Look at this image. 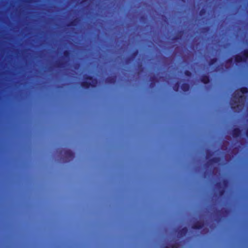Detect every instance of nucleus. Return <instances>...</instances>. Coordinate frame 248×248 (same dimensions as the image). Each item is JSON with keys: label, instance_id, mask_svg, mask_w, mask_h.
Returning a JSON list of instances; mask_svg holds the SVG:
<instances>
[{"label": "nucleus", "instance_id": "nucleus-1", "mask_svg": "<svg viewBox=\"0 0 248 248\" xmlns=\"http://www.w3.org/2000/svg\"><path fill=\"white\" fill-rule=\"evenodd\" d=\"M84 78L85 80H89L92 81V82H88L87 81H83L81 82L80 85L82 88L85 89H88L90 87L95 88L97 84V79L96 78H94L92 76L85 75Z\"/></svg>", "mask_w": 248, "mask_h": 248}, {"label": "nucleus", "instance_id": "nucleus-2", "mask_svg": "<svg viewBox=\"0 0 248 248\" xmlns=\"http://www.w3.org/2000/svg\"><path fill=\"white\" fill-rule=\"evenodd\" d=\"M234 61L236 63L246 62L248 59V49L244 50L243 55L237 54L234 56Z\"/></svg>", "mask_w": 248, "mask_h": 248}, {"label": "nucleus", "instance_id": "nucleus-3", "mask_svg": "<svg viewBox=\"0 0 248 248\" xmlns=\"http://www.w3.org/2000/svg\"><path fill=\"white\" fill-rule=\"evenodd\" d=\"M64 157L66 162H69L74 158V154L70 150H65L64 151Z\"/></svg>", "mask_w": 248, "mask_h": 248}, {"label": "nucleus", "instance_id": "nucleus-4", "mask_svg": "<svg viewBox=\"0 0 248 248\" xmlns=\"http://www.w3.org/2000/svg\"><path fill=\"white\" fill-rule=\"evenodd\" d=\"M204 226V223L201 221H197L194 222L192 226V228L195 230H200L202 229Z\"/></svg>", "mask_w": 248, "mask_h": 248}, {"label": "nucleus", "instance_id": "nucleus-5", "mask_svg": "<svg viewBox=\"0 0 248 248\" xmlns=\"http://www.w3.org/2000/svg\"><path fill=\"white\" fill-rule=\"evenodd\" d=\"M216 186L219 189V196H222L225 194V190L222 187V183L221 182H217L216 184Z\"/></svg>", "mask_w": 248, "mask_h": 248}, {"label": "nucleus", "instance_id": "nucleus-6", "mask_svg": "<svg viewBox=\"0 0 248 248\" xmlns=\"http://www.w3.org/2000/svg\"><path fill=\"white\" fill-rule=\"evenodd\" d=\"M241 130L239 128H234L232 130V135L233 138H237L240 137L241 135Z\"/></svg>", "mask_w": 248, "mask_h": 248}, {"label": "nucleus", "instance_id": "nucleus-7", "mask_svg": "<svg viewBox=\"0 0 248 248\" xmlns=\"http://www.w3.org/2000/svg\"><path fill=\"white\" fill-rule=\"evenodd\" d=\"M187 232L188 229L186 227H184L178 231V235L180 237H183L187 234Z\"/></svg>", "mask_w": 248, "mask_h": 248}, {"label": "nucleus", "instance_id": "nucleus-8", "mask_svg": "<svg viewBox=\"0 0 248 248\" xmlns=\"http://www.w3.org/2000/svg\"><path fill=\"white\" fill-rule=\"evenodd\" d=\"M201 81L205 84H207L210 82V78L209 77L205 74L202 75L200 78Z\"/></svg>", "mask_w": 248, "mask_h": 248}, {"label": "nucleus", "instance_id": "nucleus-9", "mask_svg": "<svg viewBox=\"0 0 248 248\" xmlns=\"http://www.w3.org/2000/svg\"><path fill=\"white\" fill-rule=\"evenodd\" d=\"M220 160V159L218 157H214L210 159L207 163V165H210L213 164L218 163Z\"/></svg>", "mask_w": 248, "mask_h": 248}, {"label": "nucleus", "instance_id": "nucleus-10", "mask_svg": "<svg viewBox=\"0 0 248 248\" xmlns=\"http://www.w3.org/2000/svg\"><path fill=\"white\" fill-rule=\"evenodd\" d=\"M139 53V51L138 50H135L131 54L130 57L126 59V62L129 63L132 60H134L135 57L138 55Z\"/></svg>", "mask_w": 248, "mask_h": 248}, {"label": "nucleus", "instance_id": "nucleus-11", "mask_svg": "<svg viewBox=\"0 0 248 248\" xmlns=\"http://www.w3.org/2000/svg\"><path fill=\"white\" fill-rule=\"evenodd\" d=\"M116 82L115 77H108L106 79V82L108 84H114Z\"/></svg>", "mask_w": 248, "mask_h": 248}, {"label": "nucleus", "instance_id": "nucleus-12", "mask_svg": "<svg viewBox=\"0 0 248 248\" xmlns=\"http://www.w3.org/2000/svg\"><path fill=\"white\" fill-rule=\"evenodd\" d=\"M190 86L188 83H184L181 85V89L184 92H186L189 91Z\"/></svg>", "mask_w": 248, "mask_h": 248}, {"label": "nucleus", "instance_id": "nucleus-13", "mask_svg": "<svg viewBox=\"0 0 248 248\" xmlns=\"http://www.w3.org/2000/svg\"><path fill=\"white\" fill-rule=\"evenodd\" d=\"M183 31H179L176 35L173 38V40H178L181 38Z\"/></svg>", "mask_w": 248, "mask_h": 248}, {"label": "nucleus", "instance_id": "nucleus-14", "mask_svg": "<svg viewBox=\"0 0 248 248\" xmlns=\"http://www.w3.org/2000/svg\"><path fill=\"white\" fill-rule=\"evenodd\" d=\"M217 58H212L209 60V61L208 62V64L209 66H212L213 64H214L216 62H217Z\"/></svg>", "mask_w": 248, "mask_h": 248}, {"label": "nucleus", "instance_id": "nucleus-15", "mask_svg": "<svg viewBox=\"0 0 248 248\" xmlns=\"http://www.w3.org/2000/svg\"><path fill=\"white\" fill-rule=\"evenodd\" d=\"M240 92L243 94L248 93V88L246 87H242L239 89Z\"/></svg>", "mask_w": 248, "mask_h": 248}, {"label": "nucleus", "instance_id": "nucleus-16", "mask_svg": "<svg viewBox=\"0 0 248 248\" xmlns=\"http://www.w3.org/2000/svg\"><path fill=\"white\" fill-rule=\"evenodd\" d=\"M180 86V83L179 82H177L173 86V90L175 92H178L179 91Z\"/></svg>", "mask_w": 248, "mask_h": 248}, {"label": "nucleus", "instance_id": "nucleus-17", "mask_svg": "<svg viewBox=\"0 0 248 248\" xmlns=\"http://www.w3.org/2000/svg\"><path fill=\"white\" fill-rule=\"evenodd\" d=\"M70 52L68 50H65L63 51V56L65 58H69L70 56Z\"/></svg>", "mask_w": 248, "mask_h": 248}, {"label": "nucleus", "instance_id": "nucleus-18", "mask_svg": "<svg viewBox=\"0 0 248 248\" xmlns=\"http://www.w3.org/2000/svg\"><path fill=\"white\" fill-rule=\"evenodd\" d=\"M151 83L150 84L151 86H154L155 84V82L156 81V78L155 77H152L150 78Z\"/></svg>", "mask_w": 248, "mask_h": 248}, {"label": "nucleus", "instance_id": "nucleus-19", "mask_svg": "<svg viewBox=\"0 0 248 248\" xmlns=\"http://www.w3.org/2000/svg\"><path fill=\"white\" fill-rule=\"evenodd\" d=\"M77 22V19H75L71 21H70L68 24L67 25L68 26H74L76 25V23Z\"/></svg>", "mask_w": 248, "mask_h": 248}, {"label": "nucleus", "instance_id": "nucleus-20", "mask_svg": "<svg viewBox=\"0 0 248 248\" xmlns=\"http://www.w3.org/2000/svg\"><path fill=\"white\" fill-rule=\"evenodd\" d=\"M185 75L188 77H190L192 76V73L188 70H185L184 72Z\"/></svg>", "mask_w": 248, "mask_h": 248}, {"label": "nucleus", "instance_id": "nucleus-21", "mask_svg": "<svg viewBox=\"0 0 248 248\" xmlns=\"http://www.w3.org/2000/svg\"><path fill=\"white\" fill-rule=\"evenodd\" d=\"M63 65V63L61 62H58L56 63V66L57 67L60 68L62 67Z\"/></svg>", "mask_w": 248, "mask_h": 248}, {"label": "nucleus", "instance_id": "nucleus-22", "mask_svg": "<svg viewBox=\"0 0 248 248\" xmlns=\"http://www.w3.org/2000/svg\"><path fill=\"white\" fill-rule=\"evenodd\" d=\"M205 13H206V10L204 8L202 9L199 12V14L200 16H202V15H204Z\"/></svg>", "mask_w": 248, "mask_h": 248}, {"label": "nucleus", "instance_id": "nucleus-23", "mask_svg": "<svg viewBox=\"0 0 248 248\" xmlns=\"http://www.w3.org/2000/svg\"><path fill=\"white\" fill-rule=\"evenodd\" d=\"M238 95V93H236V92H235V93H233V94L232 95V97H233V98L236 99V98H237V95Z\"/></svg>", "mask_w": 248, "mask_h": 248}, {"label": "nucleus", "instance_id": "nucleus-24", "mask_svg": "<svg viewBox=\"0 0 248 248\" xmlns=\"http://www.w3.org/2000/svg\"><path fill=\"white\" fill-rule=\"evenodd\" d=\"M226 62L227 63H231L232 62V58L228 59V60H227Z\"/></svg>", "mask_w": 248, "mask_h": 248}, {"label": "nucleus", "instance_id": "nucleus-25", "mask_svg": "<svg viewBox=\"0 0 248 248\" xmlns=\"http://www.w3.org/2000/svg\"><path fill=\"white\" fill-rule=\"evenodd\" d=\"M177 244H172L171 245L170 247V248H177Z\"/></svg>", "mask_w": 248, "mask_h": 248}, {"label": "nucleus", "instance_id": "nucleus-26", "mask_svg": "<svg viewBox=\"0 0 248 248\" xmlns=\"http://www.w3.org/2000/svg\"><path fill=\"white\" fill-rule=\"evenodd\" d=\"M228 183V181L227 180H223V184L224 186H226Z\"/></svg>", "mask_w": 248, "mask_h": 248}, {"label": "nucleus", "instance_id": "nucleus-27", "mask_svg": "<svg viewBox=\"0 0 248 248\" xmlns=\"http://www.w3.org/2000/svg\"><path fill=\"white\" fill-rule=\"evenodd\" d=\"M231 108L232 109H234L235 108V107L233 106V103L232 102L231 103Z\"/></svg>", "mask_w": 248, "mask_h": 248}, {"label": "nucleus", "instance_id": "nucleus-28", "mask_svg": "<svg viewBox=\"0 0 248 248\" xmlns=\"http://www.w3.org/2000/svg\"><path fill=\"white\" fill-rule=\"evenodd\" d=\"M246 136L247 138H248V128L247 129L246 131Z\"/></svg>", "mask_w": 248, "mask_h": 248}, {"label": "nucleus", "instance_id": "nucleus-29", "mask_svg": "<svg viewBox=\"0 0 248 248\" xmlns=\"http://www.w3.org/2000/svg\"><path fill=\"white\" fill-rule=\"evenodd\" d=\"M243 97H244V96L243 95H242L239 96V99H242L243 98Z\"/></svg>", "mask_w": 248, "mask_h": 248}, {"label": "nucleus", "instance_id": "nucleus-30", "mask_svg": "<svg viewBox=\"0 0 248 248\" xmlns=\"http://www.w3.org/2000/svg\"><path fill=\"white\" fill-rule=\"evenodd\" d=\"M87 0H82V1L81 2V3H84L85 2H86Z\"/></svg>", "mask_w": 248, "mask_h": 248}, {"label": "nucleus", "instance_id": "nucleus-31", "mask_svg": "<svg viewBox=\"0 0 248 248\" xmlns=\"http://www.w3.org/2000/svg\"><path fill=\"white\" fill-rule=\"evenodd\" d=\"M164 248H170V247L168 246H166L164 247Z\"/></svg>", "mask_w": 248, "mask_h": 248}, {"label": "nucleus", "instance_id": "nucleus-32", "mask_svg": "<svg viewBox=\"0 0 248 248\" xmlns=\"http://www.w3.org/2000/svg\"><path fill=\"white\" fill-rule=\"evenodd\" d=\"M182 2H185L186 0H181Z\"/></svg>", "mask_w": 248, "mask_h": 248}]
</instances>
